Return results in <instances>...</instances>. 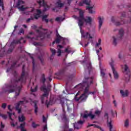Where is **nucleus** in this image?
Masks as SVG:
<instances>
[{
  "mask_svg": "<svg viewBox=\"0 0 131 131\" xmlns=\"http://www.w3.org/2000/svg\"><path fill=\"white\" fill-rule=\"evenodd\" d=\"M28 76V72L25 71V65L23 66V71L21 76L18 79H14L11 80L10 84L7 86L9 93H14L15 91H17L18 93L15 92L14 98L17 97L20 95L21 90H22V84L26 82V78Z\"/></svg>",
  "mask_w": 131,
  "mask_h": 131,
  "instance_id": "obj_1",
  "label": "nucleus"
},
{
  "mask_svg": "<svg viewBox=\"0 0 131 131\" xmlns=\"http://www.w3.org/2000/svg\"><path fill=\"white\" fill-rule=\"evenodd\" d=\"M123 34H124V31H123V29H121L119 30V34L117 36V37L115 36L113 37V44L114 46H117L118 40H121V39H122V37H123Z\"/></svg>",
  "mask_w": 131,
  "mask_h": 131,
  "instance_id": "obj_2",
  "label": "nucleus"
},
{
  "mask_svg": "<svg viewBox=\"0 0 131 131\" xmlns=\"http://www.w3.org/2000/svg\"><path fill=\"white\" fill-rule=\"evenodd\" d=\"M125 17V12H123L121 16V22L115 20L114 17H112L111 20L116 26H120V25H123V24H126L125 21L123 20L122 18Z\"/></svg>",
  "mask_w": 131,
  "mask_h": 131,
  "instance_id": "obj_3",
  "label": "nucleus"
},
{
  "mask_svg": "<svg viewBox=\"0 0 131 131\" xmlns=\"http://www.w3.org/2000/svg\"><path fill=\"white\" fill-rule=\"evenodd\" d=\"M85 89L84 90V92L83 94H84V95H88L89 94V88H90V85H89V84H86V85H83L81 83L78 84V85H77L75 87V89H77L78 90H79V91H82V90H83V89Z\"/></svg>",
  "mask_w": 131,
  "mask_h": 131,
  "instance_id": "obj_4",
  "label": "nucleus"
},
{
  "mask_svg": "<svg viewBox=\"0 0 131 131\" xmlns=\"http://www.w3.org/2000/svg\"><path fill=\"white\" fill-rule=\"evenodd\" d=\"M79 95V92H78L75 96V100L76 102H85L86 99L89 97L88 95H85L84 94H82L79 97H78V95Z\"/></svg>",
  "mask_w": 131,
  "mask_h": 131,
  "instance_id": "obj_5",
  "label": "nucleus"
},
{
  "mask_svg": "<svg viewBox=\"0 0 131 131\" xmlns=\"http://www.w3.org/2000/svg\"><path fill=\"white\" fill-rule=\"evenodd\" d=\"M36 32H37V33H38V36L36 37H31L30 36H29V35H28L26 36L27 38H29L31 39L32 40H33V39H34V40H38V38H41V37H45V33H43V32L40 31V30H36Z\"/></svg>",
  "mask_w": 131,
  "mask_h": 131,
  "instance_id": "obj_6",
  "label": "nucleus"
},
{
  "mask_svg": "<svg viewBox=\"0 0 131 131\" xmlns=\"http://www.w3.org/2000/svg\"><path fill=\"white\" fill-rule=\"evenodd\" d=\"M40 91L44 92V94L41 97V101L42 103H43V100L45 98H48L49 97V92H48V89L45 85H43L40 88Z\"/></svg>",
  "mask_w": 131,
  "mask_h": 131,
  "instance_id": "obj_7",
  "label": "nucleus"
},
{
  "mask_svg": "<svg viewBox=\"0 0 131 131\" xmlns=\"http://www.w3.org/2000/svg\"><path fill=\"white\" fill-rule=\"evenodd\" d=\"M25 4V2L22 0H18L17 3L16 4V8H18L19 11H21L22 12L24 11L25 10H27V9H28V7H24V6L21 5H24Z\"/></svg>",
  "mask_w": 131,
  "mask_h": 131,
  "instance_id": "obj_8",
  "label": "nucleus"
},
{
  "mask_svg": "<svg viewBox=\"0 0 131 131\" xmlns=\"http://www.w3.org/2000/svg\"><path fill=\"white\" fill-rule=\"evenodd\" d=\"M110 65L112 68L114 78H115V79H118L119 76L118 73H117V71H116V70H115V68H114V61H113V60L112 59L111 62H110Z\"/></svg>",
  "mask_w": 131,
  "mask_h": 131,
  "instance_id": "obj_9",
  "label": "nucleus"
},
{
  "mask_svg": "<svg viewBox=\"0 0 131 131\" xmlns=\"http://www.w3.org/2000/svg\"><path fill=\"white\" fill-rule=\"evenodd\" d=\"M124 72H127L126 77V82H129L130 78V72L128 70V66L127 64L124 65Z\"/></svg>",
  "mask_w": 131,
  "mask_h": 131,
  "instance_id": "obj_10",
  "label": "nucleus"
},
{
  "mask_svg": "<svg viewBox=\"0 0 131 131\" xmlns=\"http://www.w3.org/2000/svg\"><path fill=\"white\" fill-rule=\"evenodd\" d=\"M93 79H94V78L93 77H88L85 76L83 83H82L81 84L86 85L88 84V85H90V84L93 83Z\"/></svg>",
  "mask_w": 131,
  "mask_h": 131,
  "instance_id": "obj_11",
  "label": "nucleus"
},
{
  "mask_svg": "<svg viewBox=\"0 0 131 131\" xmlns=\"http://www.w3.org/2000/svg\"><path fill=\"white\" fill-rule=\"evenodd\" d=\"M83 20L85 22V25L87 27H91V26H92V23L93 22L92 17L90 16H86Z\"/></svg>",
  "mask_w": 131,
  "mask_h": 131,
  "instance_id": "obj_12",
  "label": "nucleus"
},
{
  "mask_svg": "<svg viewBox=\"0 0 131 131\" xmlns=\"http://www.w3.org/2000/svg\"><path fill=\"white\" fill-rule=\"evenodd\" d=\"M21 40H13V41L10 44V48L11 49H9V52H13V50L15 48V45H18V43H22V42L20 41Z\"/></svg>",
  "mask_w": 131,
  "mask_h": 131,
  "instance_id": "obj_13",
  "label": "nucleus"
},
{
  "mask_svg": "<svg viewBox=\"0 0 131 131\" xmlns=\"http://www.w3.org/2000/svg\"><path fill=\"white\" fill-rule=\"evenodd\" d=\"M56 38L55 40L53 42V45H55V43H60L61 39H63V37L60 35L59 32H58V30H56Z\"/></svg>",
  "mask_w": 131,
  "mask_h": 131,
  "instance_id": "obj_14",
  "label": "nucleus"
},
{
  "mask_svg": "<svg viewBox=\"0 0 131 131\" xmlns=\"http://www.w3.org/2000/svg\"><path fill=\"white\" fill-rule=\"evenodd\" d=\"M83 123H83V121H82L81 120H80L79 121L74 124V127L77 129H79L82 127Z\"/></svg>",
  "mask_w": 131,
  "mask_h": 131,
  "instance_id": "obj_15",
  "label": "nucleus"
},
{
  "mask_svg": "<svg viewBox=\"0 0 131 131\" xmlns=\"http://www.w3.org/2000/svg\"><path fill=\"white\" fill-rule=\"evenodd\" d=\"M104 117L105 119L107 120V125L110 127V130L112 131V128H113V125H112V123H111V121L109 122V120L108 119L109 118L108 114L107 113H105L104 114Z\"/></svg>",
  "mask_w": 131,
  "mask_h": 131,
  "instance_id": "obj_16",
  "label": "nucleus"
},
{
  "mask_svg": "<svg viewBox=\"0 0 131 131\" xmlns=\"http://www.w3.org/2000/svg\"><path fill=\"white\" fill-rule=\"evenodd\" d=\"M83 21H81V19L79 20V22H78V24L79 25V28H80V32L82 35V37H83V35H84V31H83V30H82V26H83Z\"/></svg>",
  "mask_w": 131,
  "mask_h": 131,
  "instance_id": "obj_17",
  "label": "nucleus"
},
{
  "mask_svg": "<svg viewBox=\"0 0 131 131\" xmlns=\"http://www.w3.org/2000/svg\"><path fill=\"white\" fill-rule=\"evenodd\" d=\"M24 103V101H20L18 103H17V105L15 106V110L16 111H18V113L20 114L21 113V111H22V110L21 108H20V105L21 104H23Z\"/></svg>",
  "mask_w": 131,
  "mask_h": 131,
  "instance_id": "obj_18",
  "label": "nucleus"
},
{
  "mask_svg": "<svg viewBox=\"0 0 131 131\" xmlns=\"http://www.w3.org/2000/svg\"><path fill=\"white\" fill-rule=\"evenodd\" d=\"M80 120L84 123L89 117V114H81Z\"/></svg>",
  "mask_w": 131,
  "mask_h": 131,
  "instance_id": "obj_19",
  "label": "nucleus"
},
{
  "mask_svg": "<svg viewBox=\"0 0 131 131\" xmlns=\"http://www.w3.org/2000/svg\"><path fill=\"white\" fill-rule=\"evenodd\" d=\"M103 21H104V18L103 17H101V16L98 17V28L99 30L101 29L102 26L103 25Z\"/></svg>",
  "mask_w": 131,
  "mask_h": 131,
  "instance_id": "obj_20",
  "label": "nucleus"
},
{
  "mask_svg": "<svg viewBox=\"0 0 131 131\" xmlns=\"http://www.w3.org/2000/svg\"><path fill=\"white\" fill-rule=\"evenodd\" d=\"M79 20H81V21H82V20L84 18V12L83 11L80 10L79 11Z\"/></svg>",
  "mask_w": 131,
  "mask_h": 131,
  "instance_id": "obj_21",
  "label": "nucleus"
},
{
  "mask_svg": "<svg viewBox=\"0 0 131 131\" xmlns=\"http://www.w3.org/2000/svg\"><path fill=\"white\" fill-rule=\"evenodd\" d=\"M120 94L122 97H128V90H126L123 91V90H120Z\"/></svg>",
  "mask_w": 131,
  "mask_h": 131,
  "instance_id": "obj_22",
  "label": "nucleus"
},
{
  "mask_svg": "<svg viewBox=\"0 0 131 131\" xmlns=\"http://www.w3.org/2000/svg\"><path fill=\"white\" fill-rule=\"evenodd\" d=\"M28 55L30 56V58H31V59H32V64H33V72H34L35 70V61L34 60V58H33V56H32L30 53H28Z\"/></svg>",
  "mask_w": 131,
  "mask_h": 131,
  "instance_id": "obj_23",
  "label": "nucleus"
},
{
  "mask_svg": "<svg viewBox=\"0 0 131 131\" xmlns=\"http://www.w3.org/2000/svg\"><path fill=\"white\" fill-rule=\"evenodd\" d=\"M93 8L94 7L90 6H87L86 8V10H88L89 14H95L96 13V11H95V10H93Z\"/></svg>",
  "mask_w": 131,
  "mask_h": 131,
  "instance_id": "obj_24",
  "label": "nucleus"
},
{
  "mask_svg": "<svg viewBox=\"0 0 131 131\" xmlns=\"http://www.w3.org/2000/svg\"><path fill=\"white\" fill-rule=\"evenodd\" d=\"M50 51L52 54L50 57V59L51 61H53V59H54V57H55V54H56V50H55L54 49L51 48Z\"/></svg>",
  "mask_w": 131,
  "mask_h": 131,
  "instance_id": "obj_25",
  "label": "nucleus"
},
{
  "mask_svg": "<svg viewBox=\"0 0 131 131\" xmlns=\"http://www.w3.org/2000/svg\"><path fill=\"white\" fill-rule=\"evenodd\" d=\"M65 72V69H63L59 71V72L56 74L57 76H62V75H64Z\"/></svg>",
  "mask_w": 131,
  "mask_h": 131,
  "instance_id": "obj_26",
  "label": "nucleus"
},
{
  "mask_svg": "<svg viewBox=\"0 0 131 131\" xmlns=\"http://www.w3.org/2000/svg\"><path fill=\"white\" fill-rule=\"evenodd\" d=\"M43 56H45V54L40 53V55L38 56V59L40 60L41 64L43 65Z\"/></svg>",
  "mask_w": 131,
  "mask_h": 131,
  "instance_id": "obj_27",
  "label": "nucleus"
},
{
  "mask_svg": "<svg viewBox=\"0 0 131 131\" xmlns=\"http://www.w3.org/2000/svg\"><path fill=\"white\" fill-rule=\"evenodd\" d=\"M42 4H43V7L44 8L45 11H47L49 10V9H50V6H48V5L46 4V2H45V0H43Z\"/></svg>",
  "mask_w": 131,
  "mask_h": 131,
  "instance_id": "obj_28",
  "label": "nucleus"
},
{
  "mask_svg": "<svg viewBox=\"0 0 131 131\" xmlns=\"http://www.w3.org/2000/svg\"><path fill=\"white\" fill-rule=\"evenodd\" d=\"M16 64H17V61H15L14 62H13V64L11 65L10 69H7V72H10L11 70L14 69V68L15 67V66H16Z\"/></svg>",
  "mask_w": 131,
  "mask_h": 131,
  "instance_id": "obj_29",
  "label": "nucleus"
},
{
  "mask_svg": "<svg viewBox=\"0 0 131 131\" xmlns=\"http://www.w3.org/2000/svg\"><path fill=\"white\" fill-rule=\"evenodd\" d=\"M33 103L34 104V112L35 114H37V111H38V106H37V104L36 103L35 101H33Z\"/></svg>",
  "mask_w": 131,
  "mask_h": 131,
  "instance_id": "obj_30",
  "label": "nucleus"
},
{
  "mask_svg": "<svg viewBox=\"0 0 131 131\" xmlns=\"http://www.w3.org/2000/svg\"><path fill=\"white\" fill-rule=\"evenodd\" d=\"M49 15H45L42 17V21H45L46 23H49V19L47 18Z\"/></svg>",
  "mask_w": 131,
  "mask_h": 131,
  "instance_id": "obj_31",
  "label": "nucleus"
},
{
  "mask_svg": "<svg viewBox=\"0 0 131 131\" xmlns=\"http://www.w3.org/2000/svg\"><path fill=\"white\" fill-rule=\"evenodd\" d=\"M25 120V117L24 115H22L21 116L18 117V121L19 122H23Z\"/></svg>",
  "mask_w": 131,
  "mask_h": 131,
  "instance_id": "obj_32",
  "label": "nucleus"
},
{
  "mask_svg": "<svg viewBox=\"0 0 131 131\" xmlns=\"http://www.w3.org/2000/svg\"><path fill=\"white\" fill-rule=\"evenodd\" d=\"M53 33V31H49L46 33L47 34V38H51V35H52V34Z\"/></svg>",
  "mask_w": 131,
  "mask_h": 131,
  "instance_id": "obj_33",
  "label": "nucleus"
},
{
  "mask_svg": "<svg viewBox=\"0 0 131 131\" xmlns=\"http://www.w3.org/2000/svg\"><path fill=\"white\" fill-rule=\"evenodd\" d=\"M61 118L62 120H64V121H67L68 119L67 117L66 116V113H64L61 116Z\"/></svg>",
  "mask_w": 131,
  "mask_h": 131,
  "instance_id": "obj_34",
  "label": "nucleus"
},
{
  "mask_svg": "<svg viewBox=\"0 0 131 131\" xmlns=\"http://www.w3.org/2000/svg\"><path fill=\"white\" fill-rule=\"evenodd\" d=\"M46 76L45 75V74H42L41 78V81H42V83H45L46 82Z\"/></svg>",
  "mask_w": 131,
  "mask_h": 131,
  "instance_id": "obj_35",
  "label": "nucleus"
},
{
  "mask_svg": "<svg viewBox=\"0 0 131 131\" xmlns=\"http://www.w3.org/2000/svg\"><path fill=\"white\" fill-rule=\"evenodd\" d=\"M89 117H90L91 119H94V118H95V115H93L92 112H90L89 113Z\"/></svg>",
  "mask_w": 131,
  "mask_h": 131,
  "instance_id": "obj_36",
  "label": "nucleus"
},
{
  "mask_svg": "<svg viewBox=\"0 0 131 131\" xmlns=\"http://www.w3.org/2000/svg\"><path fill=\"white\" fill-rule=\"evenodd\" d=\"M53 104H54V101L52 99H50L49 102L47 105V108H49V106H50V105H53Z\"/></svg>",
  "mask_w": 131,
  "mask_h": 131,
  "instance_id": "obj_37",
  "label": "nucleus"
},
{
  "mask_svg": "<svg viewBox=\"0 0 131 131\" xmlns=\"http://www.w3.org/2000/svg\"><path fill=\"white\" fill-rule=\"evenodd\" d=\"M101 42H102V40L101 39H98V42L96 43L95 45V48H98L99 46H101Z\"/></svg>",
  "mask_w": 131,
  "mask_h": 131,
  "instance_id": "obj_38",
  "label": "nucleus"
},
{
  "mask_svg": "<svg viewBox=\"0 0 131 131\" xmlns=\"http://www.w3.org/2000/svg\"><path fill=\"white\" fill-rule=\"evenodd\" d=\"M101 70V75L102 77H104L105 76V70L103 69H100Z\"/></svg>",
  "mask_w": 131,
  "mask_h": 131,
  "instance_id": "obj_39",
  "label": "nucleus"
},
{
  "mask_svg": "<svg viewBox=\"0 0 131 131\" xmlns=\"http://www.w3.org/2000/svg\"><path fill=\"white\" fill-rule=\"evenodd\" d=\"M128 125H129V121H128V119H127L124 123V126L125 127H128Z\"/></svg>",
  "mask_w": 131,
  "mask_h": 131,
  "instance_id": "obj_40",
  "label": "nucleus"
},
{
  "mask_svg": "<svg viewBox=\"0 0 131 131\" xmlns=\"http://www.w3.org/2000/svg\"><path fill=\"white\" fill-rule=\"evenodd\" d=\"M83 3L85 5H86V6H90L91 3L90 2H89V0H82Z\"/></svg>",
  "mask_w": 131,
  "mask_h": 131,
  "instance_id": "obj_41",
  "label": "nucleus"
},
{
  "mask_svg": "<svg viewBox=\"0 0 131 131\" xmlns=\"http://www.w3.org/2000/svg\"><path fill=\"white\" fill-rule=\"evenodd\" d=\"M0 7H2L3 11L5 10L4 7V0H0Z\"/></svg>",
  "mask_w": 131,
  "mask_h": 131,
  "instance_id": "obj_42",
  "label": "nucleus"
},
{
  "mask_svg": "<svg viewBox=\"0 0 131 131\" xmlns=\"http://www.w3.org/2000/svg\"><path fill=\"white\" fill-rule=\"evenodd\" d=\"M90 35L91 34L89 33V32H86L84 35H83L82 37H83V38H88V37H89Z\"/></svg>",
  "mask_w": 131,
  "mask_h": 131,
  "instance_id": "obj_43",
  "label": "nucleus"
},
{
  "mask_svg": "<svg viewBox=\"0 0 131 131\" xmlns=\"http://www.w3.org/2000/svg\"><path fill=\"white\" fill-rule=\"evenodd\" d=\"M91 126H94V127H95V128H97V127H99L98 125H97L95 124H89L88 127H91Z\"/></svg>",
  "mask_w": 131,
  "mask_h": 131,
  "instance_id": "obj_44",
  "label": "nucleus"
},
{
  "mask_svg": "<svg viewBox=\"0 0 131 131\" xmlns=\"http://www.w3.org/2000/svg\"><path fill=\"white\" fill-rule=\"evenodd\" d=\"M57 4L58 5V8H62V7L64 6V4L61 3L59 2H57Z\"/></svg>",
  "mask_w": 131,
  "mask_h": 131,
  "instance_id": "obj_45",
  "label": "nucleus"
},
{
  "mask_svg": "<svg viewBox=\"0 0 131 131\" xmlns=\"http://www.w3.org/2000/svg\"><path fill=\"white\" fill-rule=\"evenodd\" d=\"M32 126L34 128H36V127H37V126H39V125L36 124H35V122H33L32 123Z\"/></svg>",
  "mask_w": 131,
  "mask_h": 131,
  "instance_id": "obj_46",
  "label": "nucleus"
},
{
  "mask_svg": "<svg viewBox=\"0 0 131 131\" xmlns=\"http://www.w3.org/2000/svg\"><path fill=\"white\" fill-rule=\"evenodd\" d=\"M37 88H38L37 85L35 86L34 89H31V92H32V93H34L35 92H37Z\"/></svg>",
  "mask_w": 131,
  "mask_h": 131,
  "instance_id": "obj_47",
  "label": "nucleus"
},
{
  "mask_svg": "<svg viewBox=\"0 0 131 131\" xmlns=\"http://www.w3.org/2000/svg\"><path fill=\"white\" fill-rule=\"evenodd\" d=\"M25 124H26V123H25V122H24L23 123L20 124L19 126L20 129L24 128V126H25Z\"/></svg>",
  "mask_w": 131,
  "mask_h": 131,
  "instance_id": "obj_48",
  "label": "nucleus"
},
{
  "mask_svg": "<svg viewBox=\"0 0 131 131\" xmlns=\"http://www.w3.org/2000/svg\"><path fill=\"white\" fill-rule=\"evenodd\" d=\"M0 116L1 117H2V118H3V119H7V118L8 117L6 115L2 114H0Z\"/></svg>",
  "mask_w": 131,
  "mask_h": 131,
  "instance_id": "obj_49",
  "label": "nucleus"
},
{
  "mask_svg": "<svg viewBox=\"0 0 131 131\" xmlns=\"http://www.w3.org/2000/svg\"><path fill=\"white\" fill-rule=\"evenodd\" d=\"M7 114H8L9 116V118L11 120H13V119L12 118V115H13V114L10 113V112H7Z\"/></svg>",
  "mask_w": 131,
  "mask_h": 131,
  "instance_id": "obj_50",
  "label": "nucleus"
},
{
  "mask_svg": "<svg viewBox=\"0 0 131 131\" xmlns=\"http://www.w3.org/2000/svg\"><path fill=\"white\" fill-rule=\"evenodd\" d=\"M95 114H96V115H100V114H101V111H99V110L95 111Z\"/></svg>",
  "mask_w": 131,
  "mask_h": 131,
  "instance_id": "obj_51",
  "label": "nucleus"
},
{
  "mask_svg": "<svg viewBox=\"0 0 131 131\" xmlns=\"http://www.w3.org/2000/svg\"><path fill=\"white\" fill-rule=\"evenodd\" d=\"M1 107L3 109H4V110L6 109V107H7V103H2Z\"/></svg>",
  "mask_w": 131,
  "mask_h": 131,
  "instance_id": "obj_52",
  "label": "nucleus"
},
{
  "mask_svg": "<svg viewBox=\"0 0 131 131\" xmlns=\"http://www.w3.org/2000/svg\"><path fill=\"white\" fill-rule=\"evenodd\" d=\"M57 53H58V54L57 55V56H58V57H60V56H61V53H62V51H61V49H58Z\"/></svg>",
  "mask_w": 131,
  "mask_h": 131,
  "instance_id": "obj_53",
  "label": "nucleus"
},
{
  "mask_svg": "<svg viewBox=\"0 0 131 131\" xmlns=\"http://www.w3.org/2000/svg\"><path fill=\"white\" fill-rule=\"evenodd\" d=\"M64 101L63 100V99H60V103L61 104V106L63 108V106H64Z\"/></svg>",
  "mask_w": 131,
  "mask_h": 131,
  "instance_id": "obj_54",
  "label": "nucleus"
},
{
  "mask_svg": "<svg viewBox=\"0 0 131 131\" xmlns=\"http://www.w3.org/2000/svg\"><path fill=\"white\" fill-rule=\"evenodd\" d=\"M96 93V92H89L87 95V96H89V95H95V94Z\"/></svg>",
  "mask_w": 131,
  "mask_h": 131,
  "instance_id": "obj_55",
  "label": "nucleus"
},
{
  "mask_svg": "<svg viewBox=\"0 0 131 131\" xmlns=\"http://www.w3.org/2000/svg\"><path fill=\"white\" fill-rule=\"evenodd\" d=\"M65 52H66V53H68V54H69V53H70L71 52V51L68 50V48H66V49H65Z\"/></svg>",
  "mask_w": 131,
  "mask_h": 131,
  "instance_id": "obj_56",
  "label": "nucleus"
},
{
  "mask_svg": "<svg viewBox=\"0 0 131 131\" xmlns=\"http://www.w3.org/2000/svg\"><path fill=\"white\" fill-rule=\"evenodd\" d=\"M61 20V17H57L55 18V21H57V22H59Z\"/></svg>",
  "mask_w": 131,
  "mask_h": 131,
  "instance_id": "obj_57",
  "label": "nucleus"
},
{
  "mask_svg": "<svg viewBox=\"0 0 131 131\" xmlns=\"http://www.w3.org/2000/svg\"><path fill=\"white\" fill-rule=\"evenodd\" d=\"M31 20H33V18H28L27 20V23H29Z\"/></svg>",
  "mask_w": 131,
  "mask_h": 131,
  "instance_id": "obj_58",
  "label": "nucleus"
},
{
  "mask_svg": "<svg viewBox=\"0 0 131 131\" xmlns=\"http://www.w3.org/2000/svg\"><path fill=\"white\" fill-rule=\"evenodd\" d=\"M37 14L39 15L41 14V11H40V10L38 9L37 10Z\"/></svg>",
  "mask_w": 131,
  "mask_h": 131,
  "instance_id": "obj_59",
  "label": "nucleus"
},
{
  "mask_svg": "<svg viewBox=\"0 0 131 131\" xmlns=\"http://www.w3.org/2000/svg\"><path fill=\"white\" fill-rule=\"evenodd\" d=\"M73 17L74 18V19H77V20H78V22H79V17H77V16L76 15H74L73 16Z\"/></svg>",
  "mask_w": 131,
  "mask_h": 131,
  "instance_id": "obj_60",
  "label": "nucleus"
},
{
  "mask_svg": "<svg viewBox=\"0 0 131 131\" xmlns=\"http://www.w3.org/2000/svg\"><path fill=\"white\" fill-rule=\"evenodd\" d=\"M67 109H68V111L69 112H71V111H72V108H70L69 106H67Z\"/></svg>",
  "mask_w": 131,
  "mask_h": 131,
  "instance_id": "obj_61",
  "label": "nucleus"
},
{
  "mask_svg": "<svg viewBox=\"0 0 131 131\" xmlns=\"http://www.w3.org/2000/svg\"><path fill=\"white\" fill-rule=\"evenodd\" d=\"M35 19H38L39 18V14H36L34 15Z\"/></svg>",
  "mask_w": 131,
  "mask_h": 131,
  "instance_id": "obj_62",
  "label": "nucleus"
},
{
  "mask_svg": "<svg viewBox=\"0 0 131 131\" xmlns=\"http://www.w3.org/2000/svg\"><path fill=\"white\" fill-rule=\"evenodd\" d=\"M39 28V29H42V30H43L44 31H47V30H48L47 29H43L42 26H40Z\"/></svg>",
  "mask_w": 131,
  "mask_h": 131,
  "instance_id": "obj_63",
  "label": "nucleus"
},
{
  "mask_svg": "<svg viewBox=\"0 0 131 131\" xmlns=\"http://www.w3.org/2000/svg\"><path fill=\"white\" fill-rule=\"evenodd\" d=\"M19 33H23V34H24V29H23V28H21L20 29Z\"/></svg>",
  "mask_w": 131,
  "mask_h": 131,
  "instance_id": "obj_64",
  "label": "nucleus"
}]
</instances>
